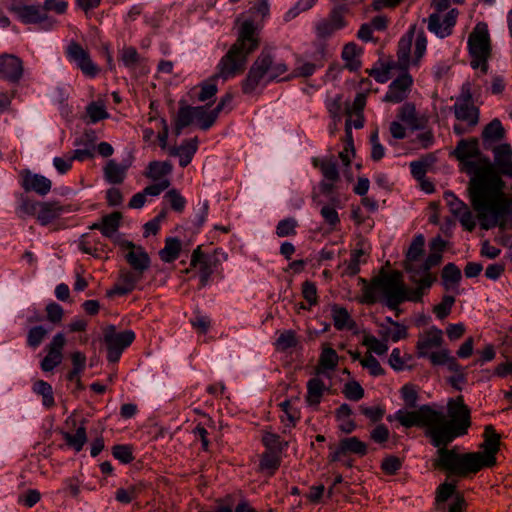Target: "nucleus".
<instances>
[{"mask_svg":"<svg viewBox=\"0 0 512 512\" xmlns=\"http://www.w3.org/2000/svg\"><path fill=\"white\" fill-rule=\"evenodd\" d=\"M379 335L385 341L397 342L407 337V328L402 324H395L394 326H387L384 323L380 324Z\"/></svg>","mask_w":512,"mask_h":512,"instance_id":"38","label":"nucleus"},{"mask_svg":"<svg viewBox=\"0 0 512 512\" xmlns=\"http://www.w3.org/2000/svg\"><path fill=\"white\" fill-rule=\"evenodd\" d=\"M441 254L432 252L422 264L415 266L411 263L407 266V272L409 273V280L414 285L423 286L424 280L429 281V289L436 280V277L430 272V269L437 266L441 261Z\"/></svg>","mask_w":512,"mask_h":512,"instance_id":"15","label":"nucleus"},{"mask_svg":"<svg viewBox=\"0 0 512 512\" xmlns=\"http://www.w3.org/2000/svg\"><path fill=\"white\" fill-rule=\"evenodd\" d=\"M408 288L399 271L382 273L374 278L364 290V299L367 303L382 301L389 309L397 310L405 301L419 302L429 291V281L424 280V285H415Z\"/></svg>","mask_w":512,"mask_h":512,"instance_id":"4","label":"nucleus"},{"mask_svg":"<svg viewBox=\"0 0 512 512\" xmlns=\"http://www.w3.org/2000/svg\"><path fill=\"white\" fill-rule=\"evenodd\" d=\"M360 364L364 369L368 370L373 377L381 376L385 372L379 361L370 353H366L363 358L360 359Z\"/></svg>","mask_w":512,"mask_h":512,"instance_id":"55","label":"nucleus"},{"mask_svg":"<svg viewBox=\"0 0 512 512\" xmlns=\"http://www.w3.org/2000/svg\"><path fill=\"white\" fill-rule=\"evenodd\" d=\"M505 136V129L501 121L497 118L493 119L488 125L485 126L482 137L485 141H500Z\"/></svg>","mask_w":512,"mask_h":512,"instance_id":"45","label":"nucleus"},{"mask_svg":"<svg viewBox=\"0 0 512 512\" xmlns=\"http://www.w3.org/2000/svg\"><path fill=\"white\" fill-rule=\"evenodd\" d=\"M494 166L498 173L512 178V147L508 143L493 148Z\"/></svg>","mask_w":512,"mask_h":512,"instance_id":"24","label":"nucleus"},{"mask_svg":"<svg viewBox=\"0 0 512 512\" xmlns=\"http://www.w3.org/2000/svg\"><path fill=\"white\" fill-rule=\"evenodd\" d=\"M171 165L168 162L153 161L149 164L146 177L160 181L166 179L165 176L171 172Z\"/></svg>","mask_w":512,"mask_h":512,"instance_id":"46","label":"nucleus"},{"mask_svg":"<svg viewBox=\"0 0 512 512\" xmlns=\"http://www.w3.org/2000/svg\"><path fill=\"white\" fill-rule=\"evenodd\" d=\"M11 11L24 24H42L45 30H51L56 21L45 13L41 5H13Z\"/></svg>","mask_w":512,"mask_h":512,"instance_id":"12","label":"nucleus"},{"mask_svg":"<svg viewBox=\"0 0 512 512\" xmlns=\"http://www.w3.org/2000/svg\"><path fill=\"white\" fill-rule=\"evenodd\" d=\"M484 437L483 452L458 454L453 449L440 448L438 451L439 466L450 474L464 477L478 472L483 467L494 465L495 455L499 450L500 436L492 426H486Z\"/></svg>","mask_w":512,"mask_h":512,"instance_id":"3","label":"nucleus"},{"mask_svg":"<svg viewBox=\"0 0 512 512\" xmlns=\"http://www.w3.org/2000/svg\"><path fill=\"white\" fill-rule=\"evenodd\" d=\"M411 85L412 77L408 73H403L389 85L384 101L392 103L403 101L407 97Z\"/></svg>","mask_w":512,"mask_h":512,"instance_id":"23","label":"nucleus"},{"mask_svg":"<svg viewBox=\"0 0 512 512\" xmlns=\"http://www.w3.org/2000/svg\"><path fill=\"white\" fill-rule=\"evenodd\" d=\"M33 391L43 397V404L50 407L54 404L52 387L49 383L38 380L33 385Z\"/></svg>","mask_w":512,"mask_h":512,"instance_id":"54","label":"nucleus"},{"mask_svg":"<svg viewBox=\"0 0 512 512\" xmlns=\"http://www.w3.org/2000/svg\"><path fill=\"white\" fill-rule=\"evenodd\" d=\"M21 177V186L26 192H35L40 196H45L51 191V180L41 174L26 170L21 173Z\"/></svg>","mask_w":512,"mask_h":512,"instance_id":"20","label":"nucleus"},{"mask_svg":"<svg viewBox=\"0 0 512 512\" xmlns=\"http://www.w3.org/2000/svg\"><path fill=\"white\" fill-rule=\"evenodd\" d=\"M164 199L169 203L171 208L176 212H182L186 206L185 198L182 197L180 195V193L175 189L168 191L165 194Z\"/></svg>","mask_w":512,"mask_h":512,"instance_id":"60","label":"nucleus"},{"mask_svg":"<svg viewBox=\"0 0 512 512\" xmlns=\"http://www.w3.org/2000/svg\"><path fill=\"white\" fill-rule=\"evenodd\" d=\"M195 121L194 107L184 106L181 107L175 119V132L180 135L182 130L191 125Z\"/></svg>","mask_w":512,"mask_h":512,"instance_id":"43","label":"nucleus"},{"mask_svg":"<svg viewBox=\"0 0 512 512\" xmlns=\"http://www.w3.org/2000/svg\"><path fill=\"white\" fill-rule=\"evenodd\" d=\"M357 115L355 120H347L345 125V133L347 136V142L343 150L339 153V158L342 161L343 166L348 167L351 163V158L354 156V146L352 140V126L356 129H360L364 125V120L361 115Z\"/></svg>","mask_w":512,"mask_h":512,"instance_id":"26","label":"nucleus"},{"mask_svg":"<svg viewBox=\"0 0 512 512\" xmlns=\"http://www.w3.org/2000/svg\"><path fill=\"white\" fill-rule=\"evenodd\" d=\"M453 154L461 171L471 176L468 191L481 228L511 225L512 195L504 192L505 182L493 172L489 158L481 154L478 141L461 140Z\"/></svg>","mask_w":512,"mask_h":512,"instance_id":"1","label":"nucleus"},{"mask_svg":"<svg viewBox=\"0 0 512 512\" xmlns=\"http://www.w3.org/2000/svg\"><path fill=\"white\" fill-rule=\"evenodd\" d=\"M338 359V354L334 349L330 347L324 348L319 358L317 374L325 375L327 371H333L338 364Z\"/></svg>","mask_w":512,"mask_h":512,"instance_id":"33","label":"nucleus"},{"mask_svg":"<svg viewBox=\"0 0 512 512\" xmlns=\"http://www.w3.org/2000/svg\"><path fill=\"white\" fill-rule=\"evenodd\" d=\"M23 74V63L13 54L0 55V78L11 83L18 82Z\"/></svg>","mask_w":512,"mask_h":512,"instance_id":"21","label":"nucleus"},{"mask_svg":"<svg viewBox=\"0 0 512 512\" xmlns=\"http://www.w3.org/2000/svg\"><path fill=\"white\" fill-rule=\"evenodd\" d=\"M122 215L120 212H113L102 218L101 233L105 237L112 238L117 232Z\"/></svg>","mask_w":512,"mask_h":512,"instance_id":"44","label":"nucleus"},{"mask_svg":"<svg viewBox=\"0 0 512 512\" xmlns=\"http://www.w3.org/2000/svg\"><path fill=\"white\" fill-rule=\"evenodd\" d=\"M360 48L355 43H348L344 46L342 51V59L345 62V66L353 71L360 67Z\"/></svg>","mask_w":512,"mask_h":512,"instance_id":"36","label":"nucleus"},{"mask_svg":"<svg viewBox=\"0 0 512 512\" xmlns=\"http://www.w3.org/2000/svg\"><path fill=\"white\" fill-rule=\"evenodd\" d=\"M443 198L449 211L459 220L462 227L469 232L473 231L476 227V217L468 205L451 191H446Z\"/></svg>","mask_w":512,"mask_h":512,"instance_id":"13","label":"nucleus"},{"mask_svg":"<svg viewBox=\"0 0 512 512\" xmlns=\"http://www.w3.org/2000/svg\"><path fill=\"white\" fill-rule=\"evenodd\" d=\"M313 165L318 167L325 180L336 182L339 179V173L336 161L333 157L323 159H313Z\"/></svg>","mask_w":512,"mask_h":512,"instance_id":"34","label":"nucleus"},{"mask_svg":"<svg viewBox=\"0 0 512 512\" xmlns=\"http://www.w3.org/2000/svg\"><path fill=\"white\" fill-rule=\"evenodd\" d=\"M296 345L297 339L295 333L291 330L283 331L276 341V346L280 350H287L289 348L295 347Z\"/></svg>","mask_w":512,"mask_h":512,"instance_id":"63","label":"nucleus"},{"mask_svg":"<svg viewBox=\"0 0 512 512\" xmlns=\"http://www.w3.org/2000/svg\"><path fill=\"white\" fill-rule=\"evenodd\" d=\"M87 116L91 123H96L100 120L109 117L106 107L102 102H92L86 108Z\"/></svg>","mask_w":512,"mask_h":512,"instance_id":"56","label":"nucleus"},{"mask_svg":"<svg viewBox=\"0 0 512 512\" xmlns=\"http://www.w3.org/2000/svg\"><path fill=\"white\" fill-rule=\"evenodd\" d=\"M435 410L428 405H423L417 410L404 411L399 410L395 414V418L402 426L410 428L413 426L425 427L426 434L431 438L432 444L435 446V422L438 420Z\"/></svg>","mask_w":512,"mask_h":512,"instance_id":"9","label":"nucleus"},{"mask_svg":"<svg viewBox=\"0 0 512 512\" xmlns=\"http://www.w3.org/2000/svg\"><path fill=\"white\" fill-rule=\"evenodd\" d=\"M134 339L135 333L132 330L117 332L114 326H109L104 332L108 361L112 363L117 362L123 351Z\"/></svg>","mask_w":512,"mask_h":512,"instance_id":"10","label":"nucleus"},{"mask_svg":"<svg viewBox=\"0 0 512 512\" xmlns=\"http://www.w3.org/2000/svg\"><path fill=\"white\" fill-rule=\"evenodd\" d=\"M325 384L318 377L312 378L307 383L306 401L310 406H317L323 396Z\"/></svg>","mask_w":512,"mask_h":512,"instance_id":"35","label":"nucleus"},{"mask_svg":"<svg viewBox=\"0 0 512 512\" xmlns=\"http://www.w3.org/2000/svg\"><path fill=\"white\" fill-rule=\"evenodd\" d=\"M450 419L442 411L435 410V447H445L455 438L467 433L471 424L470 410L461 396L450 399L447 404Z\"/></svg>","mask_w":512,"mask_h":512,"instance_id":"5","label":"nucleus"},{"mask_svg":"<svg viewBox=\"0 0 512 512\" xmlns=\"http://www.w3.org/2000/svg\"><path fill=\"white\" fill-rule=\"evenodd\" d=\"M198 148L197 138L187 140L183 142L179 147H173L170 149V154L173 156L180 157V166L186 167L192 160L193 155L196 153Z\"/></svg>","mask_w":512,"mask_h":512,"instance_id":"31","label":"nucleus"},{"mask_svg":"<svg viewBox=\"0 0 512 512\" xmlns=\"http://www.w3.org/2000/svg\"><path fill=\"white\" fill-rule=\"evenodd\" d=\"M191 266H199L200 284L202 287L206 286L213 273V265L212 262L202 253L200 246H198L192 253Z\"/></svg>","mask_w":512,"mask_h":512,"instance_id":"30","label":"nucleus"},{"mask_svg":"<svg viewBox=\"0 0 512 512\" xmlns=\"http://www.w3.org/2000/svg\"><path fill=\"white\" fill-rule=\"evenodd\" d=\"M461 279L460 269L453 263L447 264L442 270L443 285L446 290L452 288Z\"/></svg>","mask_w":512,"mask_h":512,"instance_id":"49","label":"nucleus"},{"mask_svg":"<svg viewBox=\"0 0 512 512\" xmlns=\"http://www.w3.org/2000/svg\"><path fill=\"white\" fill-rule=\"evenodd\" d=\"M398 118L413 129H418V118L414 105L405 104L399 109Z\"/></svg>","mask_w":512,"mask_h":512,"instance_id":"53","label":"nucleus"},{"mask_svg":"<svg viewBox=\"0 0 512 512\" xmlns=\"http://www.w3.org/2000/svg\"><path fill=\"white\" fill-rule=\"evenodd\" d=\"M317 205L320 206L319 213L324 222L331 230H335L340 224V217L338 214V209L342 207L340 199L338 197H332L328 203L318 201Z\"/></svg>","mask_w":512,"mask_h":512,"instance_id":"28","label":"nucleus"},{"mask_svg":"<svg viewBox=\"0 0 512 512\" xmlns=\"http://www.w3.org/2000/svg\"><path fill=\"white\" fill-rule=\"evenodd\" d=\"M455 117L469 126L477 125L479 121V110L472 101L469 85L463 86L461 95L453 106Z\"/></svg>","mask_w":512,"mask_h":512,"instance_id":"14","label":"nucleus"},{"mask_svg":"<svg viewBox=\"0 0 512 512\" xmlns=\"http://www.w3.org/2000/svg\"><path fill=\"white\" fill-rule=\"evenodd\" d=\"M119 245L126 251L125 259L133 271L143 274L150 267V258L143 247L128 240H122Z\"/></svg>","mask_w":512,"mask_h":512,"instance_id":"18","label":"nucleus"},{"mask_svg":"<svg viewBox=\"0 0 512 512\" xmlns=\"http://www.w3.org/2000/svg\"><path fill=\"white\" fill-rule=\"evenodd\" d=\"M320 66L321 64L317 65L311 62L298 61L295 69L292 72V75L288 77H283L280 80H286L292 77H309L313 75L316 69Z\"/></svg>","mask_w":512,"mask_h":512,"instance_id":"57","label":"nucleus"},{"mask_svg":"<svg viewBox=\"0 0 512 512\" xmlns=\"http://www.w3.org/2000/svg\"><path fill=\"white\" fill-rule=\"evenodd\" d=\"M454 303L455 298L453 296L445 295L442 301L434 307L433 311L439 319H444L450 314Z\"/></svg>","mask_w":512,"mask_h":512,"instance_id":"62","label":"nucleus"},{"mask_svg":"<svg viewBox=\"0 0 512 512\" xmlns=\"http://www.w3.org/2000/svg\"><path fill=\"white\" fill-rule=\"evenodd\" d=\"M48 330L43 326L32 327L27 335V344L32 348H37L46 337Z\"/></svg>","mask_w":512,"mask_h":512,"instance_id":"59","label":"nucleus"},{"mask_svg":"<svg viewBox=\"0 0 512 512\" xmlns=\"http://www.w3.org/2000/svg\"><path fill=\"white\" fill-rule=\"evenodd\" d=\"M468 49L471 56V67L481 74L488 72V59L491 55V44L488 26L479 22L468 37Z\"/></svg>","mask_w":512,"mask_h":512,"instance_id":"7","label":"nucleus"},{"mask_svg":"<svg viewBox=\"0 0 512 512\" xmlns=\"http://www.w3.org/2000/svg\"><path fill=\"white\" fill-rule=\"evenodd\" d=\"M348 453L364 456L367 453V445L357 437L344 438L330 453V457L332 461H340Z\"/></svg>","mask_w":512,"mask_h":512,"instance_id":"22","label":"nucleus"},{"mask_svg":"<svg viewBox=\"0 0 512 512\" xmlns=\"http://www.w3.org/2000/svg\"><path fill=\"white\" fill-rule=\"evenodd\" d=\"M259 45L256 36V29L253 22L245 21L240 28L236 42L230 47L227 53L220 59L217 65V73L201 85L198 100L201 102L215 96L217 93L218 79L226 81L241 73L247 63V58Z\"/></svg>","mask_w":512,"mask_h":512,"instance_id":"2","label":"nucleus"},{"mask_svg":"<svg viewBox=\"0 0 512 512\" xmlns=\"http://www.w3.org/2000/svg\"><path fill=\"white\" fill-rule=\"evenodd\" d=\"M181 242L177 238H167L165 246L160 250L159 255L162 261L166 263L173 262L179 257L181 251Z\"/></svg>","mask_w":512,"mask_h":512,"instance_id":"39","label":"nucleus"},{"mask_svg":"<svg viewBox=\"0 0 512 512\" xmlns=\"http://www.w3.org/2000/svg\"><path fill=\"white\" fill-rule=\"evenodd\" d=\"M95 134L93 131L86 132L74 142V146L78 147L73 151L71 158L78 161H85L94 156Z\"/></svg>","mask_w":512,"mask_h":512,"instance_id":"27","label":"nucleus"},{"mask_svg":"<svg viewBox=\"0 0 512 512\" xmlns=\"http://www.w3.org/2000/svg\"><path fill=\"white\" fill-rule=\"evenodd\" d=\"M332 318L334 326L338 330H351L355 326L354 321L352 320L351 316L349 315L348 311L345 308L334 306L332 308Z\"/></svg>","mask_w":512,"mask_h":512,"instance_id":"40","label":"nucleus"},{"mask_svg":"<svg viewBox=\"0 0 512 512\" xmlns=\"http://www.w3.org/2000/svg\"><path fill=\"white\" fill-rule=\"evenodd\" d=\"M458 11L451 9L447 13H432L428 17V30L439 38H446L452 34L456 24Z\"/></svg>","mask_w":512,"mask_h":512,"instance_id":"16","label":"nucleus"},{"mask_svg":"<svg viewBox=\"0 0 512 512\" xmlns=\"http://www.w3.org/2000/svg\"><path fill=\"white\" fill-rule=\"evenodd\" d=\"M41 202L31 200L29 198H22L18 208V213L21 217L35 216L37 217L38 210Z\"/></svg>","mask_w":512,"mask_h":512,"instance_id":"61","label":"nucleus"},{"mask_svg":"<svg viewBox=\"0 0 512 512\" xmlns=\"http://www.w3.org/2000/svg\"><path fill=\"white\" fill-rule=\"evenodd\" d=\"M262 441L268 451H274L276 453L282 452L288 445V443L282 441L277 434L270 432L264 434Z\"/></svg>","mask_w":512,"mask_h":512,"instance_id":"58","label":"nucleus"},{"mask_svg":"<svg viewBox=\"0 0 512 512\" xmlns=\"http://www.w3.org/2000/svg\"><path fill=\"white\" fill-rule=\"evenodd\" d=\"M141 482L134 483L126 488H118L115 492V499L122 504H129L135 500L143 490Z\"/></svg>","mask_w":512,"mask_h":512,"instance_id":"41","label":"nucleus"},{"mask_svg":"<svg viewBox=\"0 0 512 512\" xmlns=\"http://www.w3.org/2000/svg\"><path fill=\"white\" fill-rule=\"evenodd\" d=\"M70 210L58 202H41L36 219L41 225H48Z\"/></svg>","mask_w":512,"mask_h":512,"instance_id":"29","label":"nucleus"},{"mask_svg":"<svg viewBox=\"0 0 512 512\" xmlns=\"http://www.w3.org/2000/svg\"><path fill=\"white\" fill-rule=\"evenodd\" d=\"M427 358L434 366L445 365L452 372L460 371V365L446 348H441L432 352Z\"/></svg>","mask_w":512,"mask_h":512,"instance_id":"32","label":"nucleus"},{"mask_svg":"<svg viewBox=\"0 0 512 512\" xmlns=\"http://www.w3.org/2000/svg\"><path fill=\"white\" fill-rule=\"evenodd\" d=\"M425 244V239L423 235L419 234L417 235L414 240L412 241L408 252H407V260H406V268L411 263H413L415 266H418V259L423 253V247Z\"/></svg>","mask_w":512,"mask_h":512,"instance_id":"47","label":"nucleus"},{"mask_svg":"<svg viewBox=\"0 0 512 512\" xmlns=\"http://www.w3.org/2000/svg\"><path fill=\"white\" fill-rule=\"evenodd\" d=\"M66 56L69 61L76 64L84 75L93 78L98 74V67L90 59L89 53L78 43L71 42L67 46Z\"/></svg>","mask_w":512,"mask_h":512,"instance_id":"17","label":"nucleus"},{"mask_svg":"<svg viewBox=\"0 0 512 512\" xmlns=\"http://www.w3.org/2000/svg\"><path fill=\"white\" fill-rule=\"evenodd\" d=\"M427 39L424 31L416 32V26L410 27L398 43V60L402 67L417 66L426 52Z\"/></svg>","mask_w":512,"mask_h":512,"instance_id":"8","label":"nucleus"},{"mask_svg":"<svg viewBox=\"0 0 512 512\" xmlns=\"http://www.w3.org/2000/svg\"><path fill=\"white\" fill-rule=\"evenodd\" d=\"M195 121H197L199 127L203 130H208L218 118L217 112L207 110L205 106L194 107Z\"/></svg>","mask_w":512,"mask_h":512,"instance_id":"42","label":"nucleus"},{"mask_svg":"<svg viewBox=\"0 0 512 512\" xmlns=\"http://www.w3.org/2000/svg\"><path fill=\"white\" fill-rule=\"evenodd\" d=\"M287 71L288 67L283 61L276 59L271 50L263 49L242 81V91L245 94L262 91L269 83L279 80Z\"/></svg>","mask_w":512,"mask_h":512,"instance_id":"6","label":"nucleus"},{"mask_svg":"<svg viewBox=\"0 0 512 512\" xmlns=\"http://www.w3.org/2000/svg\"><path fill=\"white\" fill-rule=\"evenodd\" d=\"M345 397L349 400L358 401L364 396V389L356 381L348 382L343 390Z\"/></svg>","mask_w":512,"mask_h":512,"instance_id":"64","label":"nucleus"},{"mask_svg":"<svg viewBox=\"0 0 512 512\" xmlns=\"http://www.w3.org/2000/svg\"><path fill=\"white\" fill-rule=\"evenodd\" d=\"M142 277L143 274H140L139 272L133 270H121L119 278L110 294L126 295L132 292Z\"/></svg>","mask_w":512,"mask_h":512,"instance_id":"25","label":"nucleus"},{"mask_svg":"<svg viewBox=\"0 0 512 512\" xmlns=\"http://www.w3.org/2000/svg\"><path fill=\"white\" fill-rule=\"evenodd\" d=\"M63 437L69 446H71L76 452H79L87 441L86 429L85 427L80 426L74 434L66 432L63 434Z\"/></svg>","mask_w":512,"mask_h":512,"instance_id":"48","label":"nucleus"},{"mask_svg":"<svg viewBox=\"0 0 512 512\" xmlns=\"http://www.w3.org/2000/svg\"><path fill=\"white\" fill-rule=\"evenodd\" d=\"M466 502L456 493L455 485L443 483L437 488L435 508L438 512H464Z\"/></svg>","mask_w":512,"mask_h":512,"instance_id":"11","label":"nucleus"},{"mask_svg":"<svg viewBox=\"0 0 512 512\" xmlns=\"http://www.w3.org/2000/svg\"><path fill=\"white\" fill-rule=\"evenodd\" d=\"M363 345L368 348L367 353H375L376 355L382 356L387 353L388 345L387 341L378 339L375 336H365L363 339Z\"/></svg>","mask_w":512,"mask_h":512,"instance_id":"52","label":"nucleus"},{"mask_svg":"<svg viewBox=\"0 0 512 512\" xmlns=\"http://www.w3.org/2000/svg\"><path fill=\"white\" fill-rule=\"evenodd\" d=\"M127 167L116 163L114 160L108 161L104 167V175L106 180L112 184L123 182L126 176Z\"/></svg>","mask_w":512,"mask_h":512,"instance_id":"37","label":"nucleus"},{"mask_svg":"<svg viewBox=\"0 0 512 512\" xmlns=\"http://www.w3.org/2000/svg\"><path fill=\"white\" fill-rule=\"evenodd\" d=\"M280 463L279 453L267 451L261 457L260 468L262 471H267L269 475H273L280 466Z\"/></svg>","mask_w":512,"mask_h":512,"instance_id":"50","label":"nucleus"},{"mask_svg":"<svg viewBox=\"0 0 512 512\" xmlns=\"http://www.w3.org/2000/svg\"><path fill=\"white\" fill-rule=\"evenodd\" d=\"M367 260V252L364 248H356L351 252L350 260L347 265V273L356 275L360 270V265Z\"/></svg>","mask_w":512,"mask_h":512,"instance_id":"51","label":"nucleus"},{"mask_svg":"<svg viewBox=\"0 0 512 512\" xmlns=\"http://www.w3.org/2000/svg\"><path fill=\"white\" fill-rule=\"evenodd\" d=\"M444 342L443 332L436 326H432L419 336L416 344L417 356L419 358L428 357L433 349H438Z\"/></svg>","mask_w":512,"mask_h":512,"instance_id":"19","label":"nucleus"}]
</instances>
